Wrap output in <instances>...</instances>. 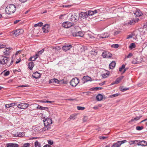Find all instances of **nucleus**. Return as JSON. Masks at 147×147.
Instances as JSON below:
<instances>
[{
    "mask_svg": "<svg viewBox=\"0 0 147 147\" xmlns=\"http://www.w3.org/2000/svg\"><path fill=\"white\" fill-rule=\"evenodd\" d=\"M44 126L45 127L42 129V131H45L51 128V125L52 123L51 119L49 118H47L43 121Z\"/></svg>",
    "mask_w": 147,
    "mask_h": 147,
    "instance_id": "f257e3e1",
    "label": "nucleus"
},
{
    "mask_svg": "<svg viewBox=\"0 0 147 147\" xmlns=\"http://www.w3.org/2000/svg\"><path fill=\"white\" fill-rule=\"evenodd\" d=\"M16 9V7L14 5L11 4L6 7L5 9V11L6 13L8 14H10L13 13Z\"/></svg>",
    "mask_w": 147,
    "mask_h": 147,
    "instance_id": "f03ea898",
    "label": "nucleus"
},
{
    "mask_svg": "<svg viewBox=\"0 0 147 147\" xmlns=\"http://www.w3.org/2000/svg\"><path fill=\"white\" fill-rule=\"evenodd\" d=\"M10 60V58L7 57L3 56L0 57V64H7L9 61Z\"/></svg>",
    "mask_w": 147,
    "mask_h": 147,
    "instance_id": "7ed1b4c3",
    "label": "nucleus"
},
{
    "mask_svg": "<svg viewBox=\"0 0 147 147\" xmlns=\"http://www.w3.org/2000/svg\"><path fill=\"white\" fill-rule=\"evenodd\" d=\"M79 83V80L77 78H73L70 82V84L73 87H75Z\"/></svg>",
    "mask_w": 147,
    "mask_h": 147,
    "instance_id": "20e7f679",
    "label": "nucleus"
},
{
    "mask_svg": "<svg viewBox=\"0 0 147 147\" xmlns=\"http://www.w3.org/2000/svg\"><path fill=\"white\" fill-rule=\"evenodd\" d=\"M127 142V141L124 140L121 141H118L116 143H114L111 147H119L122 144Z\"/></svg>",
    "mask_w": 147,
    "mask_h": 147,
    "instance_id": "39448f33",
    "label": "nucleus"
},
{
    "mask_svg": "<svg viewBox=\"0 0 147 147\" xmlns=\"http://www.w3.org/2000/svg\"><path fill=\"white\" fill-rule=\"evenodd\" d=\"M72 47L71 45L65 44L62 47V49L65 52H66L67 51L70 50Z\"/></svg>",
    "mask_w": 147,
    "mask_h": 147,
    "instance_id": "423d86ee",
    "label": "nucleus"
},
{
    "mask_svg": "<svg viewBox=\"0 0 147 147\" xmlns=\"http://www.w3.org/2000/svg\"><path fill=\"white\" fill-rule=\"evenodd\" d=\"M102 56L104 58H110L112 56V54L108 52L104 51L102 54Z\"/></svg>",
    "mask_w": 147,
    "mask_h": 147,
    "instance_id": "0eeeda50",
    "label": "nucleus"
},
{
    "mask_svg": "<svg viewBox=\"0 0 147 147\" xmlns=\"http://www.w3.org/2000/svg\"><path fill=\"white\" fill-rule=\"evenodd\" d=\"M23 30L22 29H18L15 30L12 32V34H14L16 36H17L20 34H22Z\"/></svg>",
    "mask_w": 147,
    "mask_h": 147,
    "instance_id": "6e6552de",
    "label": "nucleus"
},
{
    "mask_svg": "<svg viewBox=\"0 0 147 147\" xmlns=\"http://www.w3.org/2000/svg\"><path fill=\"white\" fill-rule=\"evenodd\" d=\"M73 24V23L67 21L63 23L62 26L65 28H68L72 26Z\"/></svg>",
    "mask_w": 147,
    "mask_h": 147,
    "instance_id": "1a4fd4ad",
    "label": "nucleus"
},
{
    "mask_svg": "<svg viewBox=\"0 0 147 147\" xmlns=\"http://www.w3.org/2000/svg\"><path fill=\"white\" fill-rule=\"evenodd\" d=\"M29 106L28 103H21L19 104L17 106L20 109H26Z\"/></svg>",
    "mask_w": 147,
    "mask_h": 147,
    "instance_id": "9d476101",
    "label": "nucleus"
},
{
    "mask_svg": "<svg viewBox=\"0 0 147 147\" xmlns=\"http://www.w3.org/2000/svg\"><path fill=\"white\" fill-rule=\"evenodd\" d=\"M49 25L48 24H45L43 26L42 28L43 32L45 33L48 32L49 31Z\"/></svg>",
    "mask_w": 147,
    "mask_h": 147,
    "instance_id": "9b49d317",
    "label": "nucleus"
},
{
    "mask_svg": "<svg viewBox=\"0 0 147 147\" xmlns=\"http://www.w3.org/2000/svg\"><path fill=\"white\" fill-rule=\"evenodd\" d=\"M82 81L83 82V83H84L88 81H92L91 78L88 76H84L82 79Z\"/></svg>",
    "mask_w": 147,
    "mask_h": 147,
    "instance_id": "f8f14e48",
    "label": "nucleus"
},
{
    "mask_svg": "<svg viewBox=\"0 0 147 147\" xmlns=\"http://www.w3.org/2000/svg\"><path fill=\"white\" fill-rule=\"evenodd\" d=\"M80 17L82 19L86 18L88 17L87 12H82L79 13Z\"/></svg>",
    "mask_w": 147,
    "mask_h": 147,
    "instance_id": "ddd939ff",
    "label": "nucleus"
},
{
    "mask_svg": "<svg viewBox=\"0 0 147 147\" xmlns=\"http://www.w3.org/2000/svg\"><path fill=\"white\" fill-rule=\"evenodd\" d=\"M137 145L138 146H145L147 145V142L144 140L138 141L137 143Z\"/></svg>",
    "mask_w": 147,
    "mask_h": 147,
    "instance_id": "4468645a",
    "label": "nucleus"
},
{
    "mask_svg": "<svg viewBox=\"0 0 147 147\" xmlns=\"http://www.w3.org/2000/svg\"><path fill=\"white\" fill-rule=\"evenodd\" d=\"M134 13L135 16L138 17H140L142 15L141 11L139 9H136V11L134 12Z\"/></svg>",
    "mask_w": 147,
    "mask_h": 147,
    "instance_id": "2eb2a0df",
    "label": "nucleus"
},
{
    "mask_svg": "<svg viewBox=\"0 0 147 147\" xmlns=\"http://www.w3.org/2000/svg\"><path fill=\"white\" fill-rule=\"evenodd\" d=\"M73 35L74 36H80L81 37H82L84 36V34L81 31H78L77 32H76L75 33H74Z\"/></svg>",
    "mask_w": 147,
    "mask_h": 147,
    "instance_id": "dca6fc26",
    "label": "nucleus"
},
{
    "mask_svg": "<svg viewBox=\"0 0 147 147\" xmlns=\"http://www.w3.org/2000/svg\"><path fill=\"white\" fill-rule=\"evenodd\" d=\"M32 76L34 78L36 79L40 78V74L37 71H36L35 73H34L33 74Z\"/></svg>",
    "mask_w": 147,
    "mask_h": 147,
    "instance_id": "f3484780",
    "label": "nucleus"
},
{
    "mask_svg": "<svg viewBox=\"0 0 147 147\" xmlns=\"http://www.w3.org/2000/svg\"><path fill=\"white\" fill-rule=\"evenodd\" d=\"M77 17L76 16H71L70 18V21L71 22V23L76 22L78 20Z\"/></svg>",
    "mask_w": 147,
    "mask_h": 147,
    "instance_id": "a211bd4d",
    "label": "nucleus"
},
{
    "mask_svg": "<svg viewBox=\"0 0 147 147\" xmlns=\"http://www.w3.org/2000/svg\"><path fill=\"white\" fill-rule=\"evenodd\" d=\"M122 78L121 77H119L117 78L115 81L112 82L111 84V85H113L115 84H116L119 83L120 82L121 80H122Z\"/></svg>",
    "mask_w": 147,
    "mask_h": 147,
    "instance_id": "6ab92c4d",
    "label": "nucleus"
},
{
    "mask_svg": "<svg viewBox=\"0 0 147 147\" xmlns=\"http://www.w3.org/2000/svg\"><path fill=\"white\" fill-rule=\"evenodd\" d=\"M116 63L115 61H113L109 65V67L111 69H113L115 67Z\"/></svg>",
    "mask_w": 147,
    "mask_h": 147,
    "instance_id": "aec40b11",
    "label": "nucleus"
},
{
    "mask_svg": "<svg viewBox=\"0 0 147 147\" xmlns=\"http://www.w3.org/2000/svg\"><path fill=\"white\" fill-rule=\"evenodd\" d=\"M97 11L96 10H94V11H91L90 10L88 11L87 12L88 16H92L94 14L97 13Z\"/></svg>",
    "mask_w": 147,
    "mask_h": 147,
    "instance_id": "412c9836",
    "label": "nucleus"
},
{
    "mask_svg": "<svg viewBox=\"0 0 147 147\" xmlns=\"http://www.w3.org/2000/svg\"><path fill=\"white\" fill-rule=\"evenodd\" d=\"M37 109H40L45 110L47 111H48L49 108L47 107H43L41 106L38 105L37 107Z\"/></svg>",
    "mask_w": 147,
    "mask_h": 147,
    "instance_id": "4be33fe9",
    "label": "nucleus"
},
{
    "mask_svg": "<svg viewBox=\"0 0 147 147\" xmlns=\"http://www.w3.org/2000/svg\"><path fill=\"white\" fill-rule=\"evenodd\" d=\"M38 54H36L35 55H34L33 56L31 57L29 59V60L31 61H34L36 60V59L38 58Z\"/></svg>",
    "mask_w": 147,
    "mask_h": 147,
    "instance_id": "5701e85b",
    "label": "nucleus"
},
{
    "mask_svg": "<svg viewBox=\"0 0 147 147\" xmlns=\"http://www.w3.org/2000/svg\"><path fill=\"white\" fill-rule=\"evenodd\" d=\"M10 50V48H6L3 51V53L5 55H8L9 54V51Z\"/></svg>",
    "mask_w": 147,
    "mask_h": 147,
    "instance_id": "b1692460",
    "label": "nucleus"
},
{
    "mask_svg": "<svg viewBox=\"0 0 147 147\" xmlns=\"http://www.w3.org/2000/svg\"><path fill=\"white\" fill-rule=\"evenodd\" d=\"M96 98L97 100L100 101L103 98V96L101 94H99L96 96Z\"/></svg>",
    "mask_w": 147,
    "mask_h": 147,
    "instance_id": "393cba45",
    "label": "nucleus"
},
{
    "mask_svg": "<svg viewBox=\"0 0 147 147\" xmlns=\"http://www.w3.org/2000/svg\"><path fill=\"white\" fill-rule=\"evenodd\" d=\"M109 36V35L108 33H105L104 34H102L99 37L101 38H104L108 37Z\"/></svg>",
    "mask_w": 147,
    "mask_h": 147,
    "instance_id": "a878e982",
    "label": "nucleus"
},
{
    "mask_svg": "<svg viewBox=\"0 0 147 147\" xmlns=\"http://www.w3.org/2000/svg\"><path fill=\"white\" fill-rule=\"evenodd\" d=\"M16 105V103H12L9 104H6L5 105V108L7 109Z\"/></svg>",
    "mask_w": 147,
    "mask_h": 147,
    "instance_id": "bb28decb",
    "label": "nucleus"
},
{
    "mask_svg": "<svg viewBox=\"0 0 147 147\" xmlns=\"http://www.w3.org/2000/svg\"><path fill=\"white\" fill-rule=\"evenodd\" d=\"M142 117V116L140 117H137L135 118H133L131 120L129 121V123H130L131 122L134 121H137L139 120L140 118Z\"/></svg>",
    "mask_w": 147,
    "mask_h": 147,
    "instance_id": "cd10ccee",
    "label": "nucleus"
},
{
    "mask_svg": "<svg viewBox=\"0 0 147 147\" xmlns=\"http://www.w3.org/2000/svg\"><path fill=\"white\" fill-rule=\"evenodd\" d=\"M34 66V63L33 62H31L29 63L28 68L30 70H32Z\"/></svg>",
    "mask_w": 147,
    "mask_h": 147,
    "instance_id": "c85d7f7f",
    "label": "nucleus"
},
{
    "mask_svg": "<svg viewBox=\"0 0 147 147\" xmlns=\"http://www.w3.org/2000/svg\"><path fill=\"white\" fill-rule=\"evenodd\" d=\"M5 70H4L3 71L1 74V75L3 74V75L4 76H6L9 75L10 73V72L9 71H7L6 72H5Z\"/></svg>",
    "mask_w": 147,
    "mask_h": 147,
    "instance_id": "c756f323",
    "label": "nucleus"
},
{
    "mask_svg": "<svg viewBox=\"0 0 147 147\" xmlns=\"http://www.w3.org/2000/svg\"><path fill=\"white\" fill-rule=\"evenodd\" d=\"M23 136H24V133L21 132H17L16 134H15L14 135L16 137H21Z\"/></svg>",
    "mask_w": 147,
    "mask_h": 147,
    "instance_id": "7c9ffc66",
    "label": "nucleus"
},
{
    "mask_svg": "<svg viewBox=\"0 0 147 147\" xmlns=\"http://www.w3.org/2000/svg\"><path fill=\"white\" fill-rule=\"evenodd\" d=\"M109 71H107L106 73H105L102 74V76L103 78H105L107 77L109 75Z\"/></svg>",
    "mask_w": 147,
    "mask_h": 147,
    "instance_id": "2f4dec72",
    "label": "nucleus"
},
{
    "mask_svg": "<svg viewBox=\"0 0 147 147\" xmlns=\"http://www.w3.org/2000/svg\"><path fill=\"white\" fill-rule=\"evenodd\" d=\"M136 47V45L134 43H131L130 44L129 48L131 49H132Z\"/></svg>",
    "mask_w": 147,
    "mask_h": 147,
    "instance_id": "473e14b6",
    "label": "nucleus"
},
{
    "mask_svg": "<svg viewBox=\"0 0 147 147\" xmlns=\"http://www.w3.org/2000/svg\"><path fill=\"white\" fill-rule=\"evenodd\" d=\"M34 146L35 147H41L40 144L37 141L34 143Z\"/></svg>",
    "mask_w": 147,
    "mask_h": 147,
    "instance_id": "72a5a7b5",
    "label": "nucleus"
},
{
    "mask_svg": "<svg viewBox=\"0 0 147 147\" xmlns=\"http://www.w3.org/2000/svg\"><path fill=\"white\" fill-rule=\"evenodd\" d=\"M43 24V23L42 22H40L37 24H35L34 26L35 27L37 26H41Z\"/></svg>",
    "mask_w": 147,
    "mask_h": 147,
    "instance_id": "f704fd0d",
    "label": "nucleus"
},
{
    "mask_svg": "<svg viewBox=\"0 0 147 147\" xmlns=\"http://www.w3.org/2000/svg\"><path fill=\"white\" fill-rule=\"evenodd\" d=\"M40 102H43V103H50L51 104H52L54 102V101H49L47 100H45V101L41 100L40 101Z\"/></svg>",
    "mask_w": 147,
    "mask_h": 147,
    "instance_id": "c9c22d12",
    "label": "nucleus"
},
{
    "mask_svg": "<svg viewBox=\"0 0 147 147\" xmlns=\"http://www.w3.org/2000/svg\"><path fill=\"white\" fill-rule=\"evenodd\" d=\"M138 140H135L134 141H130L129 142V144L130 145H131L132 144H133L136 143H138Z\"/></svg>",
    "mask_w": 147,
    "mask_h": 147,
    "instance_id": "e433bc0d",
    "label": "nucleus"
},
{
    "mask_svg": "<svg viewBox=\"0 0 147 147\" xmlns=\"http://www.w3.org/2000/svg\"><path fill=\"white\" fill-rule=\"evenodd\" d=\"M143 127L142 126H137L136 127V129L137 130L140 131L143 129Z\"/></svg>",
    "mask_w": 147,
    "mask_h": 147,
    "instance_id": "4c0bfd02",
    "label": "nucleus"
},
{
    "mask_svg": "<svg viewBox=\"0 0 147 147\" xmlns=\"http://www.w3.org/2000/svg\"><path fill=\"white\" fill-rule=\"evenodd\" d=\"M77 108L78 110H84L85 109V108L84 107H81L79 106H77Z\"/></svg>",
    "mask_w": 147,
    "mask_h": 147,
    "instance_id": "58836bf2",
    "label": "nucleus"
},
{
    "mask_svg": "<svg viewBox=\"0 0 147 147\" xmlns=\"http://www.w3.org/2000/svg\"><path fill=\"white\" fill-rule=\"evenodd\" d=\"M129 89V88H123L122 87H121L120 88V90L122 91V92H124L126 90H127Z\"/></svg>",
    "mask_w": 147,
    "mask_h": 147,
    "instance_id": "ea45409f",
    "label": "nucleus"
},
{
    "mask_svg": "<svg viewBox=\"0 0 147 147\" xmlns=\"http://www.w3.org/2000/svg\"><path fill=\"white\" fill-rule=\"evenodd\" d=\"M125 68V65L124 64L122 65L121 67H120L119 69V71H121L122 69H123Z\"/></svg>",
    "mask_w": 147,
    "mask_h": 147,
    "instance_id": "a19ab883",
    "label": "nucleus"
},
{
    "mask_svg": "<svg viewBox=\"0 0 147 147\" xmlns=\"http://www.w3.org/2000/svg\"><path fill=\"white\" fill-rule=\"evenodd\" d=\"M97 51L96 50H93L92 51L91 54L94 55H96L97 54Z\"/></svg>",
    "mask_w": 147,
    "mask_h": 147,
    "instance_id": "79ce46f5",
    "label": "nucleus"
},
{
    "mask_svg": "<svg viewBox=\"0 0 147 147\" xmlns=\"http://www.w3.org/2000/svg\"><path fill=\"white\" fill-rule=\"evenodd\" d=\"M135 22L134 20H132L128 22V24L130 25H133L134 24Z\"/></svg>",
    "mask_w": 147,
    "mask_h": 147,
    "instance_id": "37998d69",
    "label": "nucleus"
},
{
    "mask_svg": "<svg viewBox=\"0 0 147 147\" xmlns=\"http://www.w3.org/2000/svg\"><path fill=\"white\" fill-rule=\"evenodd\" d=\"M119 94L118 93H116L115 94H113L112 95H111L110 96V97L113 98L115 97H116L119 96Z\"/></svg>",
    "mask_w": 147,
    "mask_h": 147,
    "instance_id": "c03bdc74",
    "label": "nucleus"
},
{
    "mask_svg": "<svg viewBox=\"0 0 147 147\" xmlns=\"http://www.w3.org/2000/svg\"><path fill=\"white\" fill-rule=\"evenodd\" d=\"M92 90H100L102 89V88H100V87H95V88H92Z\"/></svg>",
    "mask_w": 147,
    "mask_h": 147,
    "instance_id": "a18cd8bd",
    "label": "nucleus"
},
{
    "mask_svg": "<svg viewBox=\"0 0 147 147\" xmlns=\"http://www.w3.org/2000/svg\"><path fill=\"white\" fill-rule=\"evenodd\" d=\"M96 10L97 11V13H100L103 11V9H98L97 10Z\"/></svg>",
    "mask_w": 147,
    "mask_h": 147,
    "instance_id": "49530a36",
    "label": "nucleus"
},
{
    "mask_svg": "<svg viewBox=\"0 0 147 147\" xmlns=\"http://www.w3.org/2000/svg\"><path fill=\"white\" fill-rule=\"evenodd\" d=\"M48 143L49 144L51 145L53 144V142L51 140H48Z\"/></svg>",
    "mask_w": 147,
    "mask_h": 147,
    "instance_id": "de8ad7c7",
    "label": "nucleus"
},
{
    "mask_svg": "<svg viewBox=\"0 0 147 147\" xmlns=\"http://www.w3.org/2000/svg\"><path fill=\"white\" fill-rule=\"evenodd\" d=\"M133 54L131 53H129L127 56L125 57V58H130L132 56Z\"/></svg>",
    "mask_w": 147,
    "mask_h": 147,
    "instance_id": "09e8293b",
    "label": "nucleus"
},
{
    "mask_svg": "<svg viewBox=\"0 0 147 147\" xmlns=\"http://www.w3.org/2000/svg\"><path fill=\"white\" fill-rule=\"evenodd\" d=\"M132 64H136L138 63V62L137 61L136 59H134L133 60L132 62Z\"/></svg>",
    "mask_w": 147,
    "mask_h": 147,
    "instance_id": "8fccbe9b",
    "label": "nucleus"
},
{
    "mask_svg": "<svg viewBox=\"0 0 147 147\" xmlns=\"http://www.w3.org/2000/svg\"><path fill=\"white\" fill-rule=\"evenodd\" d=\"M13 143H8L6 144L7 147H12Z\"/></svg>",
    "mask_w": 147,
    "mask_h": 147,
    "instance_id": "3c124183",
    "label": "nucleus"
},
{
    "mask_svg": "<svg viewBox=\"0 0 147 147\" xmlns=\"http://www.w3.org/2000/svg\"><path fill=\"white\" fill-rule=\"evenodd\" d=\"M30 144L28 143H26L24 144L23 147H29Z\"/></svg>",
    "mask_w": 147,
    "mask_h": 147,
    "instance_id": "603ef678",
    "label": "nucleus"
},
{
    "mask_svg": "<svg viewBox=\"0 0 147 147\" xmlns=\"http://www.w3.org/2000/svg\"><path fill=\"white\" fill-rule=\"evenodd\" d=\"M44 51V49H42L40 51H39L37 53H36V54H38V55L39 54H41Z\"/></svg>",
    "mask_w": 147,
    "mask_h": 147,
    "instance_id": "864d4df0",
    "label": "nucleus"
},
{
    "mask_svg": "<svg viewBox=\"0 0 147 147\" xmlns=\"http://www.w3.org/2000/svg\"><path fill=\"white\" fill-rule=\"evenodd\" d=\"M69 118L71 119L74 120L75 119V116L73 115H71L69 117Z\"/></svg>",
    "mask_w": 147,
    "mask_h": 147,
    "instance_id": "5fc2aeb1",
    "label": "nucleus"
},
{
    "mask_svg": "<svg viewBox=\"0 0 147 147\" xmlns=\"http://www.w3.org/2000/svg\"><path fill=\"white\" fill-rule=\"evenodd\" d=\"M112 46L115 48H117L119 47V45L117 44H114Z\"/></svg>",
    "mask_w": 147,
    "mask_h": 147,
    "instance_id": "6e6d98bb",
    "label": "nucleus"
},
{
    "mask_svg": "<svg viewBox=\"0 0 147 147\" xmlns=\"http://www.w3.org/2000/svg\"><path fill=\"white\" fill-rule=\"evenodd\" d=\"M5 47V45H4L3 44L0 43V49L4 48Z\"/></svg>",
    "mask_w": 147,
    "mask_h": 147,
    "instance_id": "4d7b16f0",
    "label": "nucleus"
},
{
    "mask_svg": "<svg viewBox=\"0 0 147 147\" xmlns=\"http://www.w3.org/2000/svg\"><path fill=\"white\" fill-rule=\"evenodd\" d=\"M55 78L52 79L50 80L49 81V83H53L54 82Z\"/></svg>",
    "mask_w": 147,
    "mask_h": 147,
    "instance_id": "13d9d810",
    "label": "nucleus"
},
{
    "mask_svg": "<svg viewBox=\"0 0 147 147\" xmlns=\"http://www.w3.org/2000/svg\"><path fill=\"white\" fill-rule=\"evenodd\" d=\"M12 147H19V146L17 144L13 143Z\"/></svg>",
    "mask_w": 147,
    "mask_h": 147,
    "instance_id": "bf43d9fd",
    "label": "nucleus"
},
{
    "mask_svg": "<svg viewBox=\"0 0 147 147\" xmlns=\"http://www.w3.org/2000/svg\"><path fill=\"white\" fill-rule=\"evenodd\" d=\"M132 37V35L131 34H129L127 36V37L126 39H128L129 38H131Z\"/></svg>",
    "mask_w": 147,
    "mask_h": 147,
    "instance_id": "052dcab7",
    "label": "nucleus"
},
{
    "mask_svg": "<svg viewBox=\"0 0 147 147\" xmlns=\"http://www.w3.org/2000/svg\"><path fill=\"white\" fill-rule=\"evenodd\" d=\"M65 14H61V15L59 17V18L60 19H63V17L65 16Z\"/></svg>",
    "mask_w": 147,
    "mask_h": 147,
    "instance_id": "680f3d73",
    "label": "nucleus"
},
{
    "mask_svg": "<svg viewBox=\"0 0 147 147\" xmlns=\"http://www.w3.org/2000/svg\"><path fill=\"white\" fill-rule=\"evenodd\" d=\"M143 28H147V23H145L143 26Z\"/></svg>",
    "mask_w": 147,
    "mask_h": 147,
    "instance_id": "e2e57ef3",
    "label": "nucleus"
},
{
    "mask_svg": "<svg viewBox=\"0 0 147 147\" xmlns=\"http://www.w3.org/2000/svg\"><path fill=\"white\" fill-rule=\"evenodd\" d=\"M59 80L56 79L55 78L54 82L56 83H59Z\"/></svg>",
    "mask_w": 147,
    "mask_h": 147,
    "instance_id": "0e129e2a",
    "label": "nucleus"
},
{
    "mask_svg": "<svg viewBox=\"0 0 147 147\" xmlns=\"http://www.w3.org/2000/svg\"><path fill=\"white\" fill-rule=\"evenodd\" d=\"M107 137L105 136H101L100 137V139H104L106 138Z\"/></svg>",
    "mask_w": 147,
    "mask_h": 147,
    "instance_id": "69168bd1",
    "label": "nucleus"
},
{
    "mask_svg": "<svg viewBox=\"0 0 147 147\" xmlns=\"http://www.w3.org/2000/svg\"><path fill=\"white\" fill-rule=\"evenodd\" d=\"M19 87H28V86H27V85H20V86H19Z\"/></svg>",
    "mask_w": 147,
    "mask_h": 147,
    "instance_id": "338daca9",
    "label": "nucleus"
},
{
    "mask_svg": "<svg viewBox=\"0 0 147 147\" xmlns=\"http://www.w3.org/2000/svg\"><path fill=\"white\" fill-rule=\"evenodd\" d=\"M20 21V20H16L14 22V24H16Z\"/></svg>",
    "mask_w": 147,
    "mask_h": 147,
    "instance_id": "774afa93",
    "label": "nucleus"
}]
</instances>
